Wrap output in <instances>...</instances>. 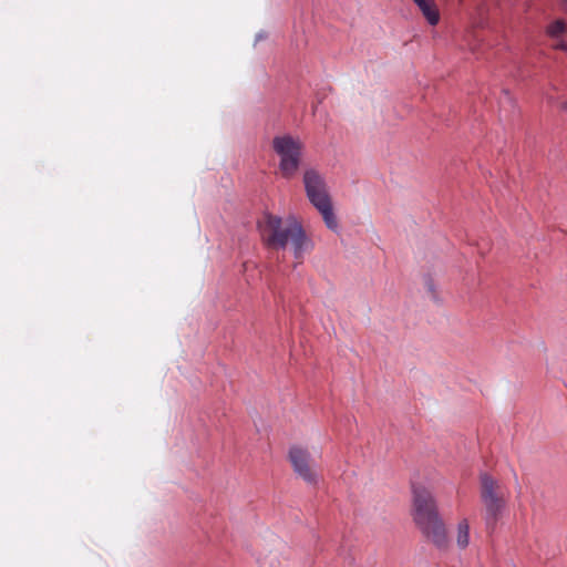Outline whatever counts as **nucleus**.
I'll use <instances>...</instances> for the list:
<instances>
[{"mask_svg":"<svg viewBox=\"0 0 567 567\" xmlns=\"http://www.w3.org/2000/svg\"><path fill=\"white\" fill-rule=\"evenodd\" d=\"M262 243L270 249H285L291 246L296 259L311 248L301 223L293 216L281 218L272 214H265L258 221Z\"/></svg>","mask_w":567,"mask_h":567,"instance_id":"f257e3e1","label":"nucleus"},{"mask_svg":"<svg viewBox=\"0 0 567 567\" xmlns=\"http://www.w3.org/2000/svg\"><path fill=\"white\" fill-rule=\"evenodd\" d=\"M412 515L414 523L430 542L440 549L447 548L445 524L440 517L434 496L424 486H413Z\"/></svg>","mask_w":567,"mask_h":567,"instance_id":"f03ea898","label":"nucleus"},{"mask_svg":"<svg viewBox=\"0 0 567 567\" xmlns=\"http://www.w3.org/2000/svg\"><path fill=\"white\" fill-rule=\"evenodd\" d=\"M480 499L483 505V519L487 530L493 532L507 508L508 488L488 473L480 475Z\"/></svg>","mask_w":567,"mask_h":567,"instance_id":"7ed1b4c3","label":"nucleus"},{"mask_svg":"<svg viewBox=\"0 0 567 567\" xmlns=\"http://www.w3.org/2000/svg\"><path fill=\"white\" fill-rule=\"evenodd\" d=\"M305 190L309 202L321 214L326 226L337 230L338 220L332 209V203L328 186L323 176L315 168H309L303 174Z\"/></svg>","mask_w":567,"mask_h":567,"instance_id":"20e7f679","label":"nucleus"},{"mask_svg":"<svg viewBox=\"0 0 567 567\" xmlns=\"http://www.w3.org/2000/svg\"><path fill=\"white\" fill-rule=\"evenodd\" d=\"M272 150L279 157L280 175L286 179L295 177L302 159L303 143L301 140L290 134L275 136Z\"/></svg>","mask_w":567,"mask_h":567,"instance_id":"39448f33","label":"nucleus"},{"mask_svg":"<svg viewBox=\"0 0 567 567\" xmlns=\"http://www.w3.org/2000/svg\"><path fill=\"white\" fill-rule=\"evenodd\" d=\"M289 461L295 473L309 485H317L319 475L315 468V463L310 452L299 445H293L289 450Z\"/></svg>","mask_w":567,"mask_h":567,"instance_id":"423d86ee","label":"nucleus"},{"mask_svg":"<svg viewBox=\"0 0 567 567\" xmlns=\"http://www.w3.org/2000/svg\"><path fill=\"white\" fill-rule=\"evenodd\" d=\"M547 34L551 40V47L567 51V27L564 21L557 20L547 28Z\"/></svg>","mask_w":567,"mask_h":567,"instance_id":"0eeeda50","label":"nucleus"},{"mask_svg":"<svg viewBox=\"0 0 567 567\" xmlns=\"http://www.w3.org/2000/svg\"><path fill=\"white\" fill-rule=\"evenodd\" d=\"M430 25L440 22L441 14L435 0H412Z\"/></svg>","mask_w":567,"mask_h":567,"instance_id":"6e6552de","label":"nucleus"},{"mask_svg":"<svg viewBox=\"0 0 567 567\" xmlns=\"http://www.w3.org/2000/svg\"><path fill=\"white\" fill-rule=\"evenodd\" d=\"M455 542L458 549L464 550L470 545V523L467 518H462L456 526Z\"/></svg>","mask_w":567,"mask_h":567,"instance_id":"1a4fd4ad","label":"nucleus"},{"mask_svg":"<svg viewBox=\"0 0 567 567\" xmlns=\"http://www.w3.org/2000/svg\"><path fill=\"white\" fill-rule=\"evenodd\" d=\"M559 2V6L561 7V9L567 12V0H558Z\"/></svg>","mask_w":567,"mask_h":567,"instance_id":"9d476101","label":"nucleus"},{"mask_svg":"<svg viewBox=\"0 0 567 567\" xmlns=\"http://www.w3.org/2000/svg\"><path fill=\"white\" fill-rule=\"evenodd\" d=\"M561 109L567 110V101L563 103Z\"/></svg>","mask_w":567,"mask_h":567,"instance_id":"9b49d317","label":"nucleus"}]
</instances>
